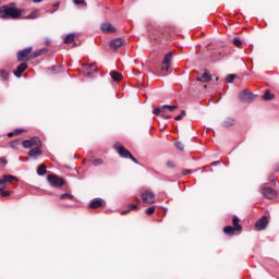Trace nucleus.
<instances>
[{
    "label": "nucleus",
    "mask_w": 279,
    "mask_h": 279,
    "mask_svg": "<svg viewBox=\"0 0 279 279\" xmlns=\"http://www.w3.org/2000/svg\"><path fill=\"white\" fill-rule=\"evenodd\" d=\"M25 13V10L17 9L16 3L11 2L10 4H5L0 7V19H12L13 21H16L17 19H21L23 14Z\"/></svg>",
    "instance_id": "1"
},
{
    "label": "nucleus",
    "mask_w": 279,
    "mask_h": 279,
    "mask_svg": "<svg viewBox=\"0 0 279 279\" xmlns=\"http://www.w3.org/2000/svg\"><path fill=\"white\" fill-rule=\"evenodd\" d=\"M48 182H49L50 186H53L54 189H61V186H64V179H62L56 174H49Z\"/></svg>",
    "instance_id": "2"
},
{
    "label": "nucleus",
    "mask_w": 279,
    "mask_h": 279,
    "mask_svg": "<svg viewBox=\"0 0 279 279\" xmlns=\"http://www.w3.org/2000/svg\"><path fill=\"white\" fill-rule=\"evenodd\" d=\"M19 178L12 175V174H4L0 179V191H4V189H8V183L17 182Z\"/></svg>",
    "instance_id": "3"
},
{
    "label": "nucleus",
    "mask_w": 279,
    "mask_h": 279,
    "mask_svg": "<svg viewBox=\"0 0 279 279\" xmlns=\"http://www.w3.org/2000/svg\"><path fill=\"white\" fill-rule=\"evenodd\" d=\"M32 51H34V48H32V47L20 50L17 52V62H23L25 60V58H26V62H27V60H32V59H29V56H32Z\"/></svg>",
    "instance_id": "4"
},
{
    "label": "nucleus",
    "mask_w": 279,
    "mask_h": 279,
    "mask_svg": "<svg viewBox=\"0 0 279 279\" xmlns=\"http://www.w3.org/2000/svg\"><path fill=\"white\" fill-rule=\"evenodd\" d=\"M213 80V74L208 70H202L197 73L196 82H210Z\"/></svg>",
    "instance_id": "5"
},
{
    "label": "nucleus",
    "mask_w": 279,
    "mask_h": 279,
    "mask_svg": "<svg viewBox=\"0 0 279 279\" xmlns=\"http://www.w3.org/2000/svg\"><path fill=\"white\" fill-rule=\"evenodd\" d=\"M142 201L144 204H155L156 203V194L151 191H145L142 193Z\"/></svg>",
    "instance_id": "6"
},
{
    "label": "nucleus",
    "mask_w": 279,
    "mask_h": 279,
    "mask_svg": "<svg viewBox=\"0 0 279 279\" xmlns=\"http://www.w3.org/2000/svg\"><path fill=\"white\" fill-rule=\"evenodd\" d=\"M173 60V52H168L161 63V71H169L171 69V62Z\"/></svg>",
    "instance_id": "7"
},
{
    "label": "nucleus",
    "mask_w": 279,
    "mask_h": 279,
    "mask_svg": "<svg viewBox=\"0 0 279 279\" xmlns=\"http://www.w3.org/2000/svg\"><path fill=\"white\" fill-rule=\"evenodd\" d=\"M114 147L119 154V156L121 158H131L132 157V153H130V150H128L125 147H123L121 144L116 143Z\"/></svg>",
    "instance_id": "8"
},
{
    "label": "nucleus",
    "mask_w": 279,
    "mask_h": 279,
    "mask_svg": "<svg viewBox=\"0 0 279 279\" xmlns=\"http://www.w3.org/2000/svg\"><path fill=\"white\" fill-rule=\"evenodd\" d=\"M268 225H269V218H267V216H263L259 220L256 221L255 228L256 230L260 231V230H265V228H267Z\"/></svg>",
    "instance_id": "9"
},
{
    "label": "nucleus",
    "mask_w": 279,
    "mask_h": 279,
    "mask_svg": "<svg viewBox=\"0 0 279 279\" xmlns=\"http://www.w3.org/2000/svg\"><path fill=\"white\" fill-rule=\"evenodd\" d=\"M240 99L244 104H250V101H252V99H254V94H252V92H248L247 89H244L240 94Z\"/></svg>",
    "instance_id": "10"
},
{
    "label": "nucleus",
    "mask_w": 279,
    "mask_h": 279,
    "mask_svg": "<svg viewBox=\"0 0 279 279\" xmlns=\"http://www.w3.org/2000/svg\"><path fill=\"white\" fill-rule=\"evenodd\" d=\"M262 194L264 195V197H266L267 199H274L277 195L276 190L269 187V186H264L262 190Z\"/></svg>",
    "instance_id": "11"
},
{
    "label": "nucleus",
    "mask_w": 279,
    "mask_h": 279,
    "mask_svg": "<svg viewBox=\"0 0 279 279\" xmlns=\"http://www.w3.org/2000/svg\"><path fill=\"white\" fill-rule=\"evenodd\" d=\"M100 28L104 34H114V32H117V27L110 23H102Z\"/></svg>",
    "instance_id": "12"
},
{
    "label": "nucleus",
    "mask_w": 279,
    "mask_h": 279,
    "mask_svg": "<svg viewBox=\"0 0 279 279\" xmlns=\"http://www.w3.org/2000/svg\"><path fill=\"white\" fill-rule=\"evenodd\" d=\"M109 46L111 49H113V51H117V49H120V47H123V39L114 38L110 41Z\"/></svg>",
    "instance_id": "13"
},
{
    "label": "nucleus",
    "mask_w": 279,
    "mask_h": 279,
    "mask_svg": "<svg viewBox=\"0 0 279 279\" xmlns=\"http://www.w3.org/2000/svg\"><path fill=\"white\" fill-rule=\"evenodd\" d=\"M25 71H27V63H21L13 73L15 77H23V73H25Z\"/></svg>",
    "instance_id": "14"
},
{
    "label": "nucleus",
    "mask_w": 279,
    "mask_h": 279,
    "mask_svg": "<svg viewBox=\"0 0 279 279\" xmlns=\"http://www.w3.org/2000/svg\"><path fill=\"white\" fill-rule=\"evenodd\" d=\"M85 73L87 77H93V73H97V65L95 63L85 65Z\"/></svg>",
    "instance_id": "15"
},
{
    "label": "nucleus",
    "mask_w": 279,
    "mask_h": 279,
    "mask_svg": "<svg viewBox=\"0 0 279 279\" xmlns=\"http://www.w3.org/2000/svg\"><path fill=\"white\" fill-rule=\"evenodd\" d=\"M29 158H37L38 156H43V149L40 147H34L28 151Z\"/></svg>",
    "instance_id": "16"
},
{
    "label": "nucleus",
    "mask_w": 279,
    "mask_h": 279,
    "mask_svg": "<svg viewBox=\"0 0 279 279\" xmlns=\"http://www.w3.org/2000/svg\"><path fill=\"white\" fill-rule=\"evenodd\" d=\"M262 99L264 101H272V99H276V95L271 94V90L267 89L262 96Z\"/></svg>",
    "instance_id": "17"
},
{
    "label": "nucleus",
    "mask_w": 279,
    "mask_h": 279,
    "mask_svg": "<svg viewBox=\"0 0 279 279\" xmlns=\"http://www.w3.org/2000/svg\"><path fill=\"white\" fill-rule=\"evenodd\" d=\"M234 123H236V120H234V118H226L222 121V128H232V125H234Z\"/></svg>",
    "instance_id": "18"
},
{
    "label": "nucleus",
    "mask_w": 279,
    "mask_h": 279,
    "mask_svg": "<svg viewBox=\"0 0 279 279\" xmlns=\"http://www.w3.org/2000/svg\"><path fill=\"white\" fill-rule=\"evenodd\" d=\"M31 142V145L33 147H43V142L40 141L39 137H32L31 140H28Z\"/></svg>",
    "instance_id": "19"
},
{
    "label": "nucleus",
    "mask_w": 279,
    "mask_h": 279,
    "mask_svg": "<svg viewBox=\"0 0 279 279\" xmlns=\"http://www.w3.org/2000/svg\"><path fill=\"white\" fill-rule=\"evenodd\" d=\"M223 232L228 236H232V234H234V232H236V229L232 226H227V227L223 228Z\"/></svg>",
    "instance_id": "20"
},
{
    "label": "nucleus",
    "mask_w": 279,
    "mask_h": 279,
    "mask_svg": "<svg viewBox=\"0 0 279 279\" xmlns=\"http://www.w3.org/2000/svg\"><path fill=\"white\" fill-rule=\"evenodd\" d=\"M44 53H45V50H43V49L36 50L35 52L29 54L28 60H34L36 58H40V56Z\"/></svg>",
    "instance_id": "21"
},
{
    "label": "nucleus",
    "mask_w": 279,
    "mask_h": 279,
    "mask_svg": "<svg viewBox=\"0 0 279 279\" xmlns=\"http://www.w3.org/2000/svg\"><path fill=\"white\" fill-rule=\"evenodd\" d=\"M110 76H111V80H113V82H121V77H122L121 73L117 71H111Z\"/></svg>",
    "instance_id": "22"
},
{
    "label": "nucleus",
    "mask_w": 279,
    "mask_h": 279,
    "mask_svg": "<svg viewBox=\"0 0 279 279\" xmlns=\"http://www.w3.org/2000/svg\"><path fill=\"white\" fill-rule=\"evenodd\" d=\"M167 110V105H163L161 107H157L153 113L156 114V117H160V114L165 113V111Z\"/></svg>",
    "instance_id": "23"
},
{
    "label": "nucleus",
    "mask_w": 279,
    "mask_h": 279,
    "mask_svg": "<svg viewBox=\"0 0 279 279\" xmlns=\"http://www.w3.org/2000/svg\"><path fill=\"white\" fill-rule=\"evenodd\" d=\"M239 217L234 216L232 219L233 228L236 230V232H241L242 228L241 225H239Z\"/></svg>",
    "instance_id": "24"
},
{
    "label": "nucleus",
    "mask_w": 279,
    "mask_h": 279,
    "mask_svg": "<svg viewBox=\"0 0 279 279\" xmlns=\"http://www.w3.org/2000/svg\"><path fill=\"white\" fill-rule=\"evenodd\" d=\"M102 202L99 198H95L90 202V208H99L102 206Z\"/></svg>",
    "instance_id": "25"
},
{
    "label": "nucleus",
    "mask_w": 279,
    "mask_h": 279,
    "mask_svg": "<svg viewBox=\"0 0 279 279\" xmlns=\"http://www.w3.org/2000/svg\"><path fill=\"white\" fill-rule=\"evenodd\" d=\"M0 77L3 80V82H8L10 77V72L5 70H0Z\"/></svg>",
    "instance_id": "26"
},
{
    "label": "nucleus",
    "mask_w": 279,
    "mask_h": 279,
    "mask_svg": "<svg viewBox=\"0 0 279 279\" xmlns=\"http://www.w3.org/2000/svg\"><path fill=\"white\" fill-rule=\"evenodd\" d=\"M38 175H45L47 173V166L39 165L37 168Z\"/></svg>",
    "instance_id": "27"
},
{
    "label": "nucleus",
    "mask_w": 279,
    "mask_h": 279,
    "mask_svg": "<svg viewBox=\"0 0 279 279\" xmlns=\"http://www.w3.org/2000/svg\"><path fill=\"white\" fill-rule=\"evenodd\" d=\"M73 40H75V34H69V35L64 38V44H65V45H71V43H73Z\"/></svg>",
    "instance_id": "28"
},
{
    "label": "nucleus",
    "mask_w": 279,
    "mask_h": 279,
    "mask_svg": "<svg viewBox=\"0 0 279 279\" xmlns=\"http://www.w3.org/2000/svg\"><path fill=\"white\" fill-rule=\"evenodd\" d=\"M90 162H92V165H94V167H101V165H104V159H101V158L92 159Z\"/></svg>",
    "instance_id": "29"
},
{
    "label": "nucleus",
    "mask_w": 279,
    "mask_h": 279,
    "mask_svg": "<svg viewBox=\"0 0 279 279\" xmlns=\"http://www.w3.org/2000/svg\"><path fill=\"white\" fill-rule=\"evenodd\" d=\"M22 145H23L24 149H32V147H34V146L32 145V142H29V140L23 141V142H22Z\"/></svg>",
    "instance_id": "30"
},
{
    "label": "nucleus",
    "mask_w": 279,
    "mask_h": 279,
    "mask_svg": "<svg viewBox=\"0 0 279 279\" xmlns=\"http://www.w3.org/2000/svg\"><path fill=\"white\" fill-rule=\"evenodd\" d=\"M234 80H236V74H229L226 77V82H228V84H232V82H234Z\"/></svg>",
    "instance_id": "31"
},
{
    "label": "nucleus",
    "mask_w": 279,
    "mask_h": 279,
    "mask_svg": "<svg viewBox=\"0 0 279 279\" xmlns=\"http://www.w3.org/2000/svg\"><path fill=\"white\" fill-rule=\"evenodd\" d=\"M174 147L179 149V151H184V144L182 142H175Z\"/></svg>",
    "instance_id": "32"
},
{
    "label": "nucleus",
    "mask_w": 279,
    "mask_h": 279,
    "mask_svg": "<svg viewBox=\"0 0 279 279\" xmlns=\"http://www.w3.org/2000/svg\"><path fill=\"white\" fill-rule=\"evenodd\" d=\"M60 199H73V194L71 193L61 194Z\"/></svg>",
    "instance_id": "33"
},
{
    "label": "nucleus",
    "mask_w": 279,
    "mask_h": 279,
    "mask_svg": "<svg viewBox=\"0 0 279 279\" xmlns=\"http://www.w3.org/2000/svg\"><path fill=\"white\" fill-rule=\"evenodd\" d=\"M27 20L38 19V11H33L29 15L26 16Z\"/></svg>",
    "instance_id": "34"
},
{
    "label": "nucleus",
    "mask_w": 279,
    "mask_h": 279,
    "mask_svg": "<svg viewBox=\"0 0 279 279\" xmlns=\"http://www.w3.org/2000/svg\"><path fill=\"white\" fill-rule=\"evenodd\" d=\"M184 117H186V111L182 110L181 113L174 118V120L182 121V119H184Z\"/></svg>",
    "instance_id": "35"
},
{
    "label": "nucleus",
    "mask_w": 279,
    "mask_h": 279,
    "mask_svg": "<svg viewBox=\"0 0 279 279\" xmlns=\"http://www.w3.org/2000/svg\"><path fill=\"white\" fill-rule=\"evenodd\" d=\"M0 195L1 197H10V195H12V192L2 190L0 191Z\"/></svg>",
    "instance_id": "36"
},
{
    "label": "nucleus",
    "mask_w": 279,
    "mask_h": 279,
    "mask_svg": "<svg viewBox=\"0 0 279 279\" xmlns=\"http://www.w3.org/2000/svg\"><path fill=\"white\" fill-rule=\"evenodd\" d=\"M154 213H156V206H151L146 209V215H154Z\"/></svg>",
    "instance_id": "37"
},
{
    "label": "nucleus",
    "mask_w": 279,
    "mask_h": 279,
    "mask_svg": "<svg viewBox=\"0 0 279 279\" xmlns=\"http://www.w3.org/2000/svg\"><path fill=\"white\" fill-rule=\"evenodd\" d=\"M73 3H75V5H86V0H73Z\"/></svg>",
    "instance_id": "38"
},
{
    "label": "nucleus",
    "mask_w": 279,
    "mask_h": 279,
    "mask_svg": "<svg viewBox=\"0 0 279 279\" xmlns=\"http://www.w3.org/2000/svg\"><path fill=\"white\" fill-rule=\"evenodd\" d=\"M233 45H234L235 47H241V45H243V43L241 41V39L234 38V39H233Z\"/></svg>",
    "instance_id": "39"
},
{
    "label": "nucleus",
    "mask_w": 279,
    "mask_h": 279,
    "mask_svg": "<svg viewBox=\"0 0 279 279\" xmlns=\"http://www.w3.org/2000/svg\"><path fill=\"white\" fill-rule=\"evenodd\" d=\"M166 110H169L170 112H173L174 110H178V106H169V105H167Z\"/></svg>",
    "instance_id": "40"
},
{
    "label": "nucleus",
    "mask_w": 279,
    "mask_h": 279,
    "mask_svg": "<svg viewBox=\"0 0 279 279\" xmlns=\"http://www.w3.org/2000/svg\"><path fill=\"white\" fill-rule=\"evenodd\" d=\"M13 132H14L15 136H19V134H23V132H25V131L22 129H16Z\"/></svg>",
    "instance_id": "41"
},
{
    "label": "nucleus",
    "mask_w": 279,
    "mask_h": 279,
    "mask_svg": "<svg viewBox=\"0 0 279 279\" xmlns=\"http://www.w3.org/2000/svg\"><path fill=\"white\" fill-rule=\"evenodd\" d=\"M10 147H12V148L19 147V141L11 142Z\"/></svg>",
    "instance_id": "42"
},
{
    "label": "nucleus",
    "mask_w": 279,
    "mask_h": 279,
    "mask_svg": "<svg viewBox=\"0 0 279 279\" xmlns=\"http://www.w3.org/2000/svg\"><path fill=\"white\" fill-rule=\"evenodd\" d=\"M0 165H8V160L5 159V157L0 158Z\"/></svg>",
    "instance_id": "43"
},
{
    "label": "nucleus",
    "mask_w": 279,
    "mask_h": 279,
    "mask_svg": "<svg viewBox=\"0 0 279 279\" xmlns=\"http://www.w3.org/2000/svg\"><path fill=\"white\" fill-rule=\"evenodd\" d=\"M276 180H278V178L274 174L269 175V182H276Z\"/></svg>",
    "instance_id": "44"
},
{
    "label": "nucleus",
    "mask_w": 279,
    "mask_h": 279,
    "mask_svg": "<svg viewBox=\"0 0 279 279\" xmlns=\"http://www.w3.org/2000/svg\"><path fill=\"white\" fill-rule=\"evenodd\" d=\"M167 167H169L170 169H173V167H175V163L173 161H168Z\"/></svg>",
    "instance_id": "45"
},
{
    "label": "nucleus",
    "mask_w": 279,
    "mask_h": 279,
    "mask_svg": "<svg viewBox=\"0 0 279 279\" xmlns=\"http://www.w3.org/2000/svg\"><path fill=\"white\" fill-rule=\"evenodd\" d=\"M130 160H132L133 162H135V165H138V159L135 158L134 156L131 155V157H129Z\"/></svg>",
    "instance_id": "46"
},
{
    "label": "nucleus",
    "mask_w": 279,
    "mask_h": 279,
    "mask_svg": "<svg viewBox=\"0 0 279 279\" xmlns=\"http://www.w3.org/2000/svg\"><path fill=\"white\" fill-rule=\"evenodd\" d=\"M189 173H192V171L191 170H183L182 171V175H189Z\"/></svg>",
    "instance_id": "47"
},
{
    "label": "nucleus",
    "mask_w": 279,
    "mask_h": 279,
    "mask_svg": "<svg viewBox=\"0 0 279 279\" xmlns=\"http://www.w3.org/2000/svg\"><path fill=\"white\" fill-rule=\"evenodd\" d=\"M219 162H221V161H213V162L210 163V166H211V167H217V165H219Z\"/></svg>",
    "instance_id": "48"
},
{
    "label": "nucleus",
    "mask_w": 279,
    "mask_h": 279,
    "mask_svg": "<svg viewBox=\"0 0 279 279\" xmlns=\"http://www.w3.org/2000/svg\"><path fill=\"white\" fill-rule=\"evenodd\" d=\"M130 208H131L132 210H134V209L138 208V206H137V205H134V204H131V205H130Z\"/></svg>",
    "instance_id": "49"
},
{
    "label": "nucleus",
    "mask_w": 279,
    "mask_h": 279,
    "mask_svg": "<svg viewBox=\"0 0 279 279\" xmlns=\"http://www.w3.org/2000/svg\"><path fill=\"white\" fill-rule=\"evenodd\" d=\"M274 171H275V172H278V171H279V165H276V166L274 167Z\"/></svg>",
    "instance_id": "50"
},
{
    "label": "nucleus",
    "mask_w": 279,
    "mask_h": 279,
    "mask_svg": "<svg viewBox=\"0 0 279 279\" xmlns=\"http://www.w3.org/2000/svg\"><path fill=\"white\" fill-rule=\"evenodd\" d=\"M8 136H9V137L15 136L14 131H13V132L8 133Z\"/></svg>",
    "instance_id": "51"
},
{
    "label": "nucleus",
    "mask_w": 279,
    "mask_h": 279,
    "mask_svg": "<svg viewBox=\"0 0 279 279\" xmlns=\"http://www.w3.org/2000/svg\"><path fill=\"white\" fill-rule=\"evenodd\" d=\"M162 119H171V116H161Z\"/></svg>",
    "instance_id": "52"
},
{
    "label": "nucleus",
    "mask_w": 279,
    "mask_h": 279,
    "mask_svg": "<svg viewBox=\"0 0 279 279\" xmlns=\"http://www.w3.org/2000/svg\"><path fill=\"white\" fill-rule=\"evenodd\" d=\"M34 3H40L43 0H33Z\"/></svg>",
    "instance_id": "53"
},
{
    "label": "nucleus",
    "mask_w": 279,
    "mask_h": 279,
    "mask_svg": "<svg viewBox=\"0 0 279 279\" xmlns=\"http://www.w3.org/2000/svg\"><path fill=\"white\" fill-rule=\"evenodd\" d=\"M130 213V209L122 211V215H128Z\"/></svg>",
    "instance_id": "54"
},
{
    "label": "nucleus",
    "mask_w": 279,
    "mask_h": 279,
    "mask_svg": "<svg viewBox=\"0 0 279 279\" xmlns=\"http://www.w3.org/2000/svg\"><path fill=\"white\" fill-rule=\"evenodd\" d=\"M58 5H60V3H56V4H54V8H58Z\"/></svg>",
    "instance_id": "55"
}]
</instances>
